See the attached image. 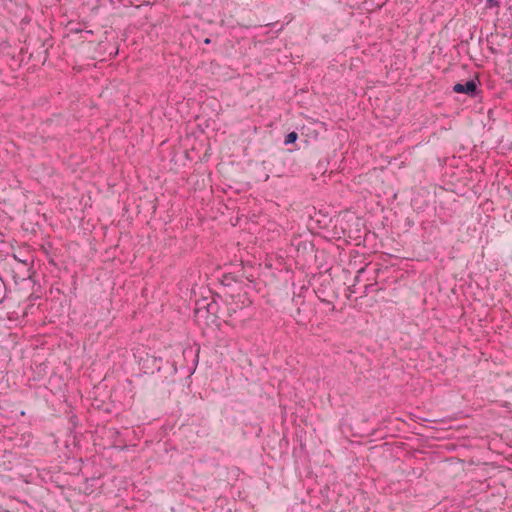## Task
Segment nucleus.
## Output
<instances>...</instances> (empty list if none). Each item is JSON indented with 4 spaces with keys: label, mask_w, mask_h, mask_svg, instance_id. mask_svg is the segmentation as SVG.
Instances as JSON below:
<instances>
[{
    "label": "nucleus",
    "mask_w": 512,
    "mask_h": 512,
    "mask_svg": "<svg viewBox=\"0 0 512 512\" xmlns=\"http://www.w3.org/2000/svg\"><path fill=\"white\" fill-rule=\"evenodd\" d=\"M0 273L2 277L10 275L15 282L26 280L31 276L29 264L18 259L15 255L8 256L0 261Z\"/></svg>",
    "instance_id": "1"
},
{
    "label": "nucleus",
    "mask_w": 512,
    "mask_h": 512,
    "mask_svg": "<svg viewBox=\"0 0 512 512\" xmlns=\"http://www.w3.org/2000/svg\"><path fill=\"white\" fill-rule=\"evenodd\" d=\"M453 92L455 93H464L470 97H474L477 95V81L476 80H468L466 83H456L453 86Z\"/></svg>",
    "instance_id": "2"
},
{
    "label": "nucleus",
    "mask_w": 512,
    "mask_h": 512,
    "mask_svg": "<svg viewBox=\"0 0 512 512\" xmlns=\"http://www.w3.org/2000/svg\"><path fill=\"white\" fill-rule=\"evenodd\" d=\"M298 139V134L296 132H290L286 135L284 143L286 145L294 143Z\"/></svg>",
    "instance_id": "3"
},
{
    "label": "nucleus",
    "mask_w": 512,
    "mask_h": 512,
    "mask_svg": "<svg viewBox=\"0 0 512 512\" xmlns=\"http://www.w3.org/2000/svg\"><path fill=\"white\" fill-rule=\"evenodd\" d=\"M495 6H499L498 0H487L486 7L492 8Z\"/></svg>",
    "instance_id": "4"
},
{
    "label": "nucleus",
    "mask_w": 512,
    "mask_h": 512,
    "mask_svg": "<svg viewBox=\"0 0 512 512\" xmlns=\"http://www.w3.org/2000/svg\"><path fill=\"white\" fill-rule=\"evenodd\" d=\"M0 280H1V283H0V303L2 302L4 296L2 294V286L4 284V281H3V277L0 275Z\"/></svg>",
    "instance_id": "5"
}]
</instances>
